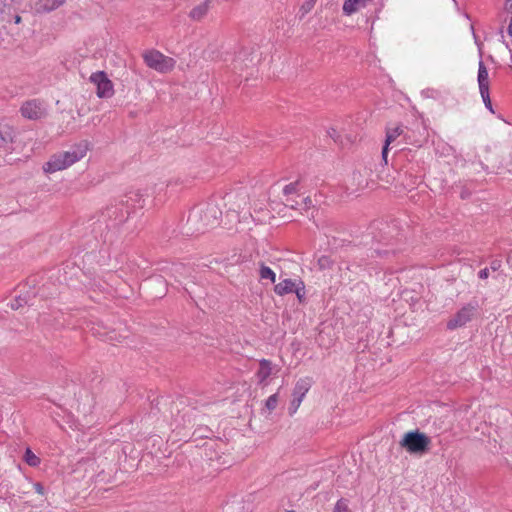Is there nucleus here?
<instances>
[{
	"instance_id": "31",
	"label": "nucleus",
	"mask_w": 512,
	"mask_h": 512,
	"mask_svg": "<svg viewBox=\"0 0 512 512\" xmlns=\"http://www.w3.org/2000/svg\"><path fill=\"white\" fill-rule=\"evenodd\" d=\"M33 487H34V490H35L36 493H38L40 495H44L45 494V488H44V486L41 483L35 482L33 484Z\"/></svg>"
},
{
	"instance_id": "4",
	"label": "nucleus",
	"mask_w": 512,
	"mask_h": 512,
	"mask_svg": "<svg viewBox=\"0 0 512 512\" xmlns=\"http://www.w3.org/2000/svg\"><path fill=\"white\" fill-rule=\"evenodd\" d=\"M399 444L409 454L424 455L430 450L431 438L416 429L406 432Z\"/></svg>"
},
{
	"instance_id": "27",
	"label": "nucleus",
	"mask_w": 512,
	"mask_h": 512,
	"mask_svg": "<svg viewBox=\"0 0 512 512\" xmlns=\"http://www.w3.org/2000/svg\"><path fill=\"white\" fill-rule=\"evenodd\" d=\"M286 202H287V206L292 208V209H296V210H300L302 211V207H301V201H297L295 200L294 198H286Z\"/></svg>"
},
{
	"instance_id": "2",
	"label": "nucleus",
	"mask_w": 512,
	"mask_h": 512,
	"mask_svg": "<svg viewBox=\"0 0 512 512\" xmlns=\"http://www.w3.org/2000/svg\"><path fill=\"white\" fill-rule=\"evenodd\" d=\"M87 151L88 144L87 142L83 141L75 144L67 151L55 153L43 165V171L45 173H54L64 170L84 158L87 154Z\"/></svg>"
},
{
	"instance_id": "13",
	"label": "nucleus",
	"mask_w": 512,
	"mask_h": 512,
	"mask_svg": "<svg viewBox=\"0 0 512 512\" xmlns=\"http://www.w3.org/2000/svg\"><path fill=\"white\" fill-rule=\"evenodd\" d=\"M477 81L480 90L489 89V75L488 70L482 60L479 61Z\"/></svg>"
},
{
	"instance_id": "6",
	"label": "nucleus",
	"mask_w": 512,
	"mask_h": 512,
	"mask_svg": "<svg viewBox=\"0 0 512 512\" xmlns=\"http://www.w3.org/2000/svg\"><path fill=\"white\" fill-rule=\"evenodd\" d=\"M90 81L96 85V94L99 98H110L114 94V86L112 81L107 77L104 71L92 73Z\"/></svg>"
},
{
	"instance_id": "35",
	"label": "nucleus",
	"mask_w": 512,
	"mask_h": 512,
	"mask_svg": "<svg viewBox=\"0 0 512 512\" xmlns=\"http://www.w3.org/2000/svg\"><path fill=\"white\" fill-rule=\"evenodd\" d=\"M372 0H362V6H366L367 2H371Z\"/></svg>"
},
{
	"instance_id": "7",
	"label": "nucleus",
	"mask_w": 512,
	"mask_h": 512,
	"mask_svg": "<svg viewBox=\"0 0 512 512\" xmlns=\"http://www.w3.org/2000/svg\"><path fill=\"white\" fill-rule=\"evenodd\" d=\"M476 311V306L472 304H468L462 307L448 322L447 328L450 330H454L456 328L462 327L471 321L474 313Z\"/></svg>"
},
{
	"instance_id": "21",
	"label": "nucleus",
	"mask_w": 512,
	"mask_h": 512,
	"mask_svg": "<svg viewBox=\"0 0 512 512\" xmlns=\"http://www.w3.org/2000/svg\"><path fill=\"white\" fill-rule=\"evenodd\" d=\"M300 183H301V180L298 179L295 182H291V183L285 185V187L283 188V194L287 198H291V195L297 194L300 191Z\"/></svg>"
},
{
	"instance_id": "29",
	"label": "nucleus",
	"mask_w": 512,
	"mask_h": 512,
	"mask_svg": "<svg viewBox=\"0 0 512 512\" xmlns=\"http://www.w3.org/2000/svg\"><path fill=\"white\" fill-rule=\"evenodd\" d=\"M327 134L330 138H332L335 142H339V143H342V140H341V135L340 133L334 129V128H330L328 131H327Z\"/></svg>"
},
{
	"instance_id": "28",
	"label": "nucleus",
	"mask_w": 512,
	"mask_h": 512,
	"mask_svg": "<svg viewBox=\"0 0 512 512\" xmlns=\"http://www.w3.org/2000/svg\"><path fill=\"white\" fill-rule=\"evenodd\" d=\"M14 0H0V13L10 11Z\"/></svg>"
},
{
	"instance_id": "14",
	"label": "nucleus",
	"mask_w": 512,
	"mask_h": 512,
	"mask_svg": "<svg viewBox=\"0 0 512 512\" xmlns=\"http://www.w3.org/2000/svg\"><path fill=\"white\" fill-rule=\"evenodd\" d=\"M272 374V362L268 359H261L259 361V369L257 377L260 383L265 382Z\"/></svg>"
},
{
	"instance_id": "26",
	"label": "nucleus",
	"mask_w": 512,
	"mask_h": 512,
	"mask_svg": "<svg viewBox=\"0 0 512 512\" xmlns=\"http://www.w3.org/2000/svg\"><path fill=\"white\" fill-rule=\"evenodd\" d=\"M278 405V394L275 393L268 397L265 406L269 411H273Z\"/></svg>"
},
{
	"instance_id": "1",
	"label": "nucleus",
	"mask_w": 512,
	"mask_h": 512,
	"mask_svg": "<svg viewBox=\"0 0 512 512\" xmlns=\"http://www.w3.org/2000/svg\"><path fill=\"white\" fill-rule=\"evenodd\" d=\"M222 216L220 205L215 199L196 205L187 219L188 231L192 234L204 233L219 224Z\"/></svg>"
},
{
	"instance_id": "5",
	"label": "nucleus",
	"mask_w": 512,
	"mask_h": 512,
	"mask_svg": "<svg viewBox=\"0 0 512 512\" xmlns=\"http://www.w3.org/2000/svg\"><path fill=\"white\" fill-rule=\"evenodd\" d=\"M145 64L160 73H167L175 67L176 61L157 50H149L143 54Z\"/></svg>"
},
{
	"instance_id": "12",
	"label": "nucleus",
	"mask_w": 512,
	"mask_h": 512,
	"mask_svg": "<svg viewBox=\"0 0 512 512\" xmlns=\"http://www.w3.org/2000/svg\"><path fill=\"white\" fill-rule=\"evenodd\" d=\"M297 284L298 280L286 278L274 286V292L279 296L293 293Z\"/></svg>"
},
{
	"instance_id": "34",
	"label": "nucleus",
	"mask_w": 512,
	"mask_h": 512,
	"mask_svg": "<svg viewBox=\"0 0 512 512\" xmlns=\"http://www.w3.org/2000/svg\"><path fill=\"white\" fill-rule=\"evenodd\" d=\"M20 22H21V16H19V15H15V16H14V23H15V24H19Z\"/></svg>"
},
{
	"instance_id": "16",
	"label": "nucleus",
	"mask_w": 512,
	"mask_h": 512,
	"mask_svg": "<svg viewBox=\"0 0 512 512\" xmlns=\"http://www.w3.org/2000/svg\"><path fill=\"white\" fill-rule=\"evenodd\" d=\"M208 10H209V1H205V2L201 3L200 5L194 7L190 11L189 16L195 21H200L201 19H203L206 16V14L208 13Z\"/></svg>"
},
{
	"instance_id": "20",
	"label": "nucleus",
	"mask_w": 512,
	"mask_h": 512,
	"mask_svg": "<svg viewBox=\"0 0 512 512\" xmlns=\"http://www.w3.org/2000/svg\"><path fill=\"white\" fill-rule=\"evenodd\" d=\"M259 276L262 280H270L271 283H274L276 281V274L275 272L265 264L260 265L259 269Z\"/></svg>"
},
{
	"instance_id": "32",
	"label": "nucleus",
	"mask_w": 512,
	"mask_h": 512,
	"mask_svg": "<svg viewBox=\"0 0 512 512\" xmlns=\"http://www.w3.org/2000/svg\"><path fill=\"white\" fill-rule=\"evenodd\" d=\"M478 276L480 279H487L489 277V269L483 268L479 271Z\"/></svg>"
},
{
	"instance_id": "19",
	"label": "nucleus",
	"mask_w": 512,
	"mask_h": 512,
	"mask_svg": "<svg viewBox=\"0 0 512 512\" xmlns=\"http://www.w3.org/2000/svg\"><path fill=\"white\" fill-rule=\"evenodd\" d=\"M23 460L25 461L26 464H28L31 467H37L40 465L41 462L40 458L37 455H35L29 447H27L24 452Z\"/></svg>"
},
{
	"instance_id": "3",
	"label": "nucleus",
	"mask_w": 512,
	"mask_h": 512,
	"mask_svg": "<svg viewBox=\"0 0 512 512\" xmlns=\"http://www.w3.org/2000/svg\"><path fill=\"white\" fill-rule=\"evenodd\" d=\"M125 198V201L106 208L105 215L113 220L115 224L123 223L134 209L143 206L141 195L138 192H130Z\"/></svg>"
},
{
	"instance_id": "8",
	"label": "nucleus",
	"mask_w": 512,
	"mask_h": 512,
	"mask_svg": "<svg viewBox=\"0 0 512 512\" xmlns=\"http://www.w3.org/2000/svg\"><path fill=\"white\" fill-rule=\"evenodd\" d=\"M20 111L24 118L30 120H38L46 115L44 103L37 99L26 101Z\"/></svg>"
},
{
	"instance_id": "17",
	"label": "nucleus",
	"mask_w": 512,
	"mask_h": 512,
	"mask_svg": "<svg viewBox=\"0 0 512 512\" xmlns=\"http://www.w3.org/2000/svg\"><path fill=\"white\" fill-rule=\"evenodd\" d=\"M362 7V0H345L342 9L344 14L349 16Z\"/></svg>"
},
{
	"instance_id": "18",
	"label": "nucleus",
	"mask_w": 512,
	"mask_h": 512,
	"mask_svg": "<svg viewBox=\"0 0 512 512\" xmlns=\"http://www.w3.org/2000/svg\"><path fill=\"white\" fill-rule=\"evenodd\" d=\"M13 138L12 128L7 124L0 123V147L11 142Z\"/></svg>"
},
{
	"instance_id": "10",
	"label": "nucleus",
	"mask_w": 512,
	"mask_h": 512,
	"mask_svg": "<svg viewBox=\"0 0 512 512\" xmlns=\"http://www.w3.org/2000/svg\"><path fill=\"white\" fill-rule=\"evenodd\" d=\"M403 132L404 130L401 125H398L394 128H388L386 130V139L382 149V159L385 164H387V154L390 144H392L399 136H401Z\"/></svg>"
},
{
	"instance_id": "30",
	"label": "nucleus",
	"mask_w": 512,
	"mask_h": 512,
	"mask_svg": "<svg viewBox=\"0 0 512 512\" xmlns=\"http://www.w3.org/2000/svg\"><path fill=\"white\" fill-rule=\"evenodd\" d=\"M302 211H307L312 207V200L310 197H305L301 200Z\"/></svg>"
},
{
	"instance_id": "15",
	"label": "nucleus",
	"mask_w": 512,
	"mask_h": 512,
	"mask_svg": "<svg viewBox=\"0 0 512 512\" xmlns=\"http://www.w3.org/2000/svg\"><path fill=\"white\" fill-rule=\"evenodd\" d=\"M36 297V294L35 292H33V295H30V294H27V295H19L17 296L10 304V307L13 309V310H17L21 307H23L24 305H34V299Z\"/></svg>"
},
{
	"instance_id": "23",
	"label": "nucleus",
	"mask_w": 512,
	"mask_h": 512,
	"mask_svg": "<svg viewBox=\"0 0 512 512\" xmlns=\"http://www.w3.org/2000/svg\"><path fill=\"white\" fill-rule=\"evenodd\" d=\"M315 1L316 0H306L300 7L299 9V13H300V18H303L307 13H309L314 5H315Z\"/></svg>"
},
{
	"instance_id": "25",
	"label": "nucleus",
	"mask_w": 512,
	"mask_h": 512,
	"mask_svg": "<svg viewBox=\"0 0 512 512\" xmlns=\"http://www.w3.org/2000/svg\"><path fill=\"white\" fill-rule=\"evenodd\" d=\"M479 92H480V95H481V98L483 100V103H484L485 107L489 111H491L493 113L494 111H493V108H492V102H491V99H490L489 89L480 90Z\"/></svg>"
},
{
	"instance_id": "24",
	"label": "nucleus",
	"mask_w": 512,
	"mask_h": 512,
	"mask_svg": "<svg viewBox=\"0 0 512 512\" xmlns=\"http://www.w3.org/2000/svg\"><path fill=\"white\" fill-rule=\"evenodd\" d=\"M349 511V501L345 498H341L335 504L333 512H348Z\"/></svg>"
},
{
	"instance_id": "9",
	"label": "nucleus",
	"mask_w": 512,
	"mask_h": 512,
	"mask_svg": "<svg viewBox=\"0 0 512 512\" xmlns=\"http://www.w3.org/2000/svg\"><path fill=\"white\" fill-rule=\"evenodd\" d=\"M310 389V383L308 379H299L293 390V399L289 407V413L294 414L299 408L303 398Z\"/></svg>"
},
{
	"instance_id": "33",
	"label": "nucleus",
	"mask_w": 512,
	"mask_h": 512,
	"mask_svg": "<svg viewBox=\"0 0 512 512\" xmlns=\"http://www.w3.org/2000/svg\"><path fill=\"white\" fill-rule=\"evenodd\" d=\"M490 267L493 271H497L501 267V261L500 260H493L490 264Z\"/></svg>"
},
{
	"instance_id": "11",
	"label": "nucleus",
	"mask_w": 512,
	"mask_h": 512,
	"mask_svg": "<svg viewBox=\"0 0 512 512\" xmlns=\"http://www.w3.org/2000/svg\"><path fill=\"white\" fill-rule=\"evenodd\" d=\"M66 0H37L34 9L38 13L50 12L60 7Z\"/></svg>"
},
{
	"instance_id": "22",
	"label": "nucleus",
	"mask_w": 512,
	"mask_h": 512,
	"mask_svg": "<svg viewBox=\"0 0 512 512\" xmlns=\"http://www.w3.org/2000/svg\"><path fill=\"white\" fill-rule=\"evenodd\" d=\"M293 293L296 294L297 299L299 300L300 303L305 301L306 291H305V284L302 280H300V279L298 280V284Z\"/></svg>"
}]
</instances>
